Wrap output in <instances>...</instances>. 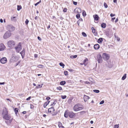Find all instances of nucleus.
<instances>
[{
    "instance_id": "obj_1",
    "label": "nucleus",
    "mask_w": 128,
    "mask_h": 128,
    "mask_svg": "<svg viewBox=\"0 0 128 128\" xmlns=\"http://www.w3.org/2000/svg\"><path fill=\"white\" fill-rule=\"evenodd\" d=\"M102 57L105 60H108L110 58L109 55L106 53H104L102 55Z\"/></svg>"
},
{
    "instance_id": "obj_2",
    "label": "nucleus",
    "mask_w": 128,
    "mask_h": 128,
    "mask_svg": "<svg viewBox=\"0 0 128 128\" xmlns=\"http://www.w3.org/2000/svg\"><path fill=\"white\" fill-rule=\"evenodd\" d=\"M15 44L13 40H10L7 43L8 46L10 48L13 47Z\"/></svg>"
},
{
    "instance_id": "obj_3",
    "label": "nucleus",
    "mask_w": 128,
    "mask_h": 128,
    "mask_svg": "<svg viewBox=\"0 0 128 128\" xmlns=\"http://www.w3.org/2000/svg\"><path fill=\"white\" fill-rule=\"evenodd\" d=\"M97 59L98 63H101L102 62V59L101 55L98 54L97 55Z\"/></svg>"
},
{
    "instance_id": "obj_4",
    "label": "nucleus",
    "mask_w": 128,
    "mask_h": 128,
    "mask_svg": "<svg viewBox=\"0 0 128 128\" xmlns=\"http://www.w3.org/2000/svg\"><path fill=\"white\" fill-rule=\"evenodd\" d=\"M16 52H19L22 50L21 44L20 43V42L18 45L15 48Z\"/></svg>"
},
{
    "instance_id": "obj_5",
    "label": "nucleus",
    "mask_w": 128,
    "mask_h": 128,
    "mask_svg": "<svg viewBox=\"0 0 128 128\" xmlns=\"http://www.w3.org/2000/svg\"><path fill=\"white\" fill-rule=\"evenodd\" d=\"M11 35V33L10 32H6L4 36V38L5 39H6L7 38H9Z\"/></svg>"
},
{
    "instance_id": "obj_6",
    "label": "nucleus",
    "mask_w": 128,
    "mask_h": 128,
    "mask_svg": "<svg viewBox=\"0 0 128 128\" xmlns=\"http://www.w3.org/2000/svg\"><path fill=\"white\" fill-rule=\"evenodd\" d=\"M8 29L9 31V32L12 31L14 30L15 28L12 25H8L7 26Z\"/></svg>"
},
{
    "instance_id": "obj_7",
    "label": "nucleus",
    "mask_w": 128,
    "mask_h": 128,
    "mask_svg": "<svg viewBox=\"0 0 128 128\" xmlns=\"http://www.w3.org/2000/svg\"><path fill=\"white\" fill-rule=\"evenodd\" d=\"M79 104H77L75 105L73 108L74 110L75 111H77L78 110H80L79 108H81L80 107H79Z\"/></svg>"
},
{
    "instance_id": "obj_8",
    "label": "nucleus",
    "mask_w": 128,
    "mask_h": 128,
    "mask_svg": "<svg viewBox=\"0 0 128 128\" xmlns=\"http://www.w3.org/2000/svg\"><path fill=\"white\" fill-rule=\"evenodd\" d=\"M7 62V59L5 57H3L0 60V62L2 64H5Z\"/></svg>"
},
{
    "instance_id": "obj_9",
    "label": "nucleus",
    "mask_w": 128,
    "mask_h": 128,
    "mask_svg": "<svg viewBox=\"0 0 128 128\" xmlns=\"http://www.w3.org/2000/svg\"><path fill=\"white\" fill-rule=\"evenodd\" d=\"M75 114L72 112H70L68 113L69 116L70 118H72L74 116Z\"/></svg>"
},
{
    "instance_id": "obj_10",
    "label": "nucleus",
    "mask_w": 128,
    "mask_h": 128,
    "mask_svg": "<svg viewBox=\"0 0 128 128\" xmlns=\"http://www.w3.org/2000/svg\"><path fill=\"white\" fill-rule=\"evenodd\" d=\"M74 11L76 13L79 14L81 12V9L80 8H76L75 9Z\"/></svg>"
},
{
    "instance_id": "obj_11",
    "label": "nucleus",
    "mask_w": 128,
    "mask_h": 128,
    "mask_svg": "<svg viewBox=\"0 0 128 128\" xmlns=\"http://www.w3.org/2000/svg\"><path fill=\"white\" fill-rule=\"evenodd\" d=\"M8 111L6 108H5L3 110L2 113L3 115L4 116L5 115L7 114H8Z\"/></svg>"
},
{
    "instance_id": "obj_12",
    "label": "nucleus",
    "mask_w": 128,
    "mask_h": 128,
    "mask_svg": "<svg viewBox=\"0 0 128 128\" xmlns=\"http://www.w3.org/2000/svg\"><path fill=\"white\" fill-rule=\"evenodd\" d=\"M5 48V47L3 44H0V51L3 50Z\"/></svg>"
},
{
    "instance_id": "obj_13",
    "label": "nucleus",
    "mask_w": 128,
    "mask_h": 128,
    "mask_svg": "<svg viewBox=\"0 0 128 128\" xmlns=\"http://www.w3.org/2000/svg\"><path fill=\"white\" fill-rule=\"evenodd\" d=\"M90 98L88 96L86 95H84V100L85 102H86Z\"/></svg>"
},
{
    "instance_id": "obj_14",
    "label": "nucleus",
    "mask_w": 128,
    "mask_h": 128,
    "mask_svg": "<svg viewBox=\"0 0 128 128\" xmlns=\"http://www.w3.org/2000/svg\"><path fill=\"white\" fill-rule=\"evenodd\" d=\"M4 118L6 120H9L10 118V116L9 115H8V114L4 116Z\"/></svg>"
},
{
    "instance_id": "obj_15",
    "label": "nucleus",
    "mask_w": 128,
    "mask_h": 128,
    "mask_svg": "<svg viewBox=\"0 0 128 128\" xmlns=\"http://www.w3.org/2000/svg\"><path fill=\"white\" fill-rule=\"evenodd\" d=\"M100 46L98 44H95L94 46V48L95 50H98L100 48Z\"/></svg>"
},
{
    "instance_id": "obj_16",
    "label": "nucleus",
    "mask_w": 128,
    "mask_h": 128,
    "mask_svg": "<svg viewBox=\"0 0 128 128\" xmlns=\"http://www.w3.org/2000/svg\"><path fill=\"white\" fill-rule=\"evenodd\" d=\"M48 111L50 113L51 112H53L54 111V108L53 107H52L48 109Z\"/></svg>"
},
{
    "instance_id": "obj_17",
    "label": "nucleus",
    "mask_w": 128,
    "mask_h": 128,
    "mask_svg": "<svg viewBox=\"0 0 128 128\" xmlns=\"http://www.w3.org/2000/svg\"><path fill=\"white\" fill-rule=\"evenodd\" d=\"M93 17L95 20H98L99 17L98 15L96 14L95 15H94Z\"/></svg>"
},
{
    "instance_id": "obj_18",
    "label": "nucleus",
    "mask_w": 128,
    "mask_h": 128,
    "mask_svg": "<svg viewBox=\"0 0 128 128\" xmlns=\"http://www.w3.org/2000/svg\"><path fill=\"white\" fill-rule=\"evenodd\" d=\"M103 39L102 38H100L98 39V40L97 42L99 43H101L103 41Z\"/></svg>"
},
{
    "instance_id": "obj_19",
    "label": "nucleus",
    "mask_w": 128,
    "mask_h": 128,
    "mask_svg": "<svg viewBox=\"0 0 128 128\" xmlns=\"http://www.w3.org/2000/svg\"><path fill=\"white\" fill-rule=\"evenodd\" d=\"M50 102V101H48L46 102L44 104V107L45 108L46 106Z\"/></svg>"
},
{
    "instance_id": "obj_20",
    "label": "nucleus",
    "mask_w": 128,
    "mask_h": 128,
    "mask_svg": "<svg viewBox=\"0 0 128 128\" xmlns=\"http://www.w3.org/2000/svg\"><path fill=\"white\" fill-rule=\"evenodd\" d=\"M106 24L105 23H103L101 24V26L102 28H104L106 27Z\"/></svg>"
},
{
    "instance_id": "obj_21",
    "label": "nucleus",
    "mask_w": 128,
    "mask_h": 128,
    "mask_svg": "<svg viewBox=\"0 0 128 128\" xmlns=\"http://www.w3.org/2000/svg\"><path fill=\"white\" fill-rule=\"evenodd\" d=\"M126 74H125L124 75V76L122 77V80H124L126 78Z\"/></svg>"
},
{
    "instance_id": "obj_22",
    "label": "nucleus",
    "mask_w": 128,
    "mask_h": 128,
    "mask_svg": "<svg viewBox=\"0 0 128 128\" xmlns=\"http://www.w3.org/2000/svg\"><path fill=\"white\" fill-rule=\"evenodd\" d=\"M66 83V82L65 81H62L60 82V84L62 85H64Z\"/></svg>"
},
{
    "instance_id": "obj_23",
    "label": "nucleus",
    "mask_w": 128,
    "mask_h": 128,
    "mask_svg": "<svg viewBox=\"0 0 128 128\" xmlns=\"http://www.w3.org/2000/svg\"><path fill=\"white\" fill-rule=\"evenodd\" d=\"M64 116L66 118H67L68 116V112L66 111L64 113Z\"/></svg>"
},
{
    "instance_id": "obj_24",
    "label": "nucleus",
    "mask_w": 128,
    "mask_h": 128,
    "mask_svg": "<svg viewBox=\"0 0 128 128\" xmlns=\"http://www.w3.org/2000/svg\"><path fill=\"white\" fill-rule=\"evenodd\" d=\"M59 64L60 66H62V68H64V64L62 62L60 63Z\"/></svg>"
},
{
    "instance_id": "obj_25",
    "label": "nucleus",
    "mask_w": 128,
    "mask_h": 128,
    "mask_svg": "<svg viewBox=\"0 0 128 128\" xmlns=\"http://www.w3.org/2000/svg\"><path fill=\"white\" fill-rule=\"evenodd\" d=\"M22 8V6H17V10L18 11L20 10Z\"/></svg>"
},
{
    "instance_id": "obj_26",
    "label": "nucleus",
    "mask_w": 128,
    "mask_h": 128,
    "mask_svg": "<svg viewBox=\"0 0 128 128\" xmlns=\"http://www.w3.org/2000/svg\"><path fill=\"white\" fill-rule=\"evenodd\" d=\"M18 109L17 108H16L14 109V111L16 114L17 112H18Z\"/></svg>"
},
{
    "instance_id": "obj_27",
    "label": "nucleus",
    "mask_w": 128,
    "mask_h": 128,
    "mask_svg": "<svg viewBox=\"0 0 128 128\" xmlns=\"http://www.w3.org/2000/svg\"><path fill=\"white\" fill-rule=\"evenodd\" d=\"M16 20V17H13L11 18L12 20L14 21Z\"/></svg>"
},
{
    "instance_id": "obj_28",
    "label": "nucleus",
    "mask_w": 128,
    "mask_h": 128,
    "mask_svg": "<svg viewBox=\"0 0 128 128\" xmlns=\"http://www.w3.org/2000/svg\"><path fill=\"white\" fill-rule=\"evenodd\" d=\"M77 57V55H75L74 56H70V58H76Z\"/></svg>"
},
{
    "instance_id": "obj_29",
    "label": "nucleus",
    "mask_w": 128,
    "mask_h": 128,
    "mask_svg": "<svg viewBox=\"0 0 128 128\" xmlns=\"http://www.w3.org/2000/svg\"><path fill=\"white\" fill-rule=\"evenodd\" d=\"M82 14L83 16H85L86 15V12L84 10L83 11Z\"/></svg>"
},
{
    "instance_id": "obj_30",
    "label": "nucleus",
    "mask_w": 128,
    "mask_h": 128,
    "mask_svg": "<svg viewBox=\"0 0 128 128\" xmlns=\"http://www.w3.org/2000/svg\"><path fill=\"white\" fill-rule=\"evenodd\" d=\"M93 91L95 92V93H98L99 92H100V91L99 90H93Z\"/></svg>"
},
{
    "instance_id": "obj_31",
    "label": "nucleus",
    "mask_w": 128,
    "mask_h": 128,
    "mask_svg": "<svg viewBox=\"0 0 128 128\" xmlns=\"http://www.w3.org/2000/svg\"><path fill=\"white\" fill-rule=\"evenodd\" d=\"M42 84L40 85L38 84V86H36V88H41L42 87Z\"/></svg>"
},
{
    "instance_id": "obj_32",
    "label": "nucleus",
    "mask_w": 128,
    "mask_h": 128,
    "mask_svg": "<svg viewBox=\"0 0 128 128\" xmlns=\"http://www.w3.org/2000/svg\"><path fill=\"white\" fill-rule=\"evenodd\" d=\"M58 126L60 128V127H61L62 126V123L60 122H58Z\"/></svg>"
},
{
    "instance_id": "obj_33",
    "label": "nucleus",
    "mask_w": 128,
    "mask_h": 128,
    "mask_svg": "<svg viewBox=\"0 0 128 128\" xmlns=\"http://www.w3.org/2000/svg\"><path fill=\"white\" fill-rule=\"evenodd\" d=\"M25 51L24 50L20 52V54L21 55H24Z\"/></svg>"
},
{
    "instance_id": "obj_34",
    "label": "nucleus",
    "mask_w": 128,
    "mask_h": 128,
    "mask_svg": "<svg viewBox=\"0 0 128 128\" xmlns=\"http://www.w3.org/2000/svg\"><path fill=\"white\" fill-rule=\"evenodd\" d=\"M82 35L84 37H86L87 36L86 34L84 32H82Z\"/></svg>"
},
{
    "instance_id": "obj_35",
    "label": "nucleus",
    "mask_w": 128,
    "mask_h": 128,
    "mask_svg": "<svg viewBox=\"0 0 128 128\" xmlns=\"http://www.w3.org/2000/svg\"><path fill=\"white\" fill-rule=\"evenodd\" d=\"M119 127V124L115 125L114 127V128H118Z\"/></svg>"
},
{
    "instance_id": "obj_36",
    "label": "nucleus",
    "mask_w": 128,
    "mask_h": 128,
    "mask_svg": "<svg viewBox=\"0 0 128 128\" xmlns=\"http://www.w3.org/2000/svg\"><path fill=\"white\" fill-rule=\"evenodd\" d=\"M66 95L64 96H61V98H62V99H64L66 98Z\"/></svg>"
},
{
    "instance_id": "obj_37",
    "label": "nucleus",
    "mask_w": 128,
    "mask_h": 128,
    "mask_svg": "<svg viewBox=\"0 0 128 128\" xmlns=\"http://www.w3.org/2000/svg\"><path fill=\"white\" fill-rule=\"evenodd\" d=\"M76 17L78 19H79L80 17V15L78 14L76 15Z\"/></svg>"
},
{
    "instance_id": "obj_38",
    "label": "nucleus",
    "mask_w": 128,
    "mask_h": 128,
    "mask_svg": "<svg viewBox=\"0 0 128 128\" xmlns=\"http://www.w3.org/2000/svg\"><path fill=\"white\" fill-rule=\"evenodd\" d=\"M56 89L59 90H62V88L60 86H59L58 87H57L56 88Z\"/></svg>"
},
{
    "instance_id": "obj_39",
    "label": "nucleus",
    "mask_w": 128,
    "mask_h": 128,
    "mask_svg": "<svg viewBox=\"0 0 128 128\" xmlns=\"http://www.w3.org/2000/svg\"><path fill=\"white\" fill-rule=\"evenodd\" d=\"M44 66L41 64H39L38 66V67L39 68H42Z\"/></svg>"
},
{
    "instance_id": "obj_40",
    "label": "nucleus",
    "mask_w": 128,
    "mask_h": 128,
    "mask_svg": "<svg viewBox=\"0 0 128 128\" xmlns=\"http://www.w3.org/2000/svg\"><path fill=\"white\" fill-rule=\"evenodd\" d=\"M104 7L106 8H107L108 7V6L107 5L105 2L104 3Z\"/></svg>"
},
{
    "instance_id": "obj_41",
    "label": "nucleus",
    "mask_w": 128,
    "mask_h": 128,
    "mask_svg": "<svg viewBox=\"0 0 128 128\" xmlns=\"http://www.w3.org/2000/svg\"><path fill=\"white\" fill-rule=\"evenodd\" d=\"M64 75L66 76H67L68 75V72L67 71H65L64 72Z\"/></svg>"
},
{
    "instance_id": "obj_42",
    "label": "nucleus",
    "mask_w": 128,
    "mask_h": 128,
    "mask_svg": "<svg viewBox=\"0 0 128 128\" xmlns=\"http://www.w3.org/2000/svg\"><path fill=\"white\" fill-rule=\"evenodd\" d=\"M86 112L84 111L81 112H80V114H85Z\"/></svg>"
},
{
    "instance_id": "obj_43",
    "label": "nucleus",
    "mask_w": 128,
    "mask_h": 128,
    "mask_svg": "<svg viewBox=\"0 0 128 128\" xmlns=\"http://www.w3.org/2000/svg\"><path fill=\"white\" fill-rule=\"evenodd\" d=\"M88 60V59L87 58H86L83 61V64H84Z\"/></svg>"
},
{
    "instance_id": "obj_44",
    "label": "nucleus",
    "mask_w": 128,
    "mask_h": 128,
    "mask_svg": "<svg viewBox=\"0 0 128 128\" xmlns=\"http://www.w3.org/2000/svg\"><path fill=\"white\" fill-rule=\"evenodd\" d=\"M29 21L28 19H26L25 21V23L26 25L28 24Z\"/></svg>"
},
{
    "instance_id": "obj_45",
    "label": "nucleus",
    "mask_w": 128,
    "mask_h": 128,
    "mask_svg": "<svg viewBox=\"0 0 128 128\" xmlns=\"http://www.w3.org/2000/svg\"><path fill=\"white\" fill-rule=\"evenodd\" d=\"M104 101L103 100H102L100 102V104H104Z\"/></svg>"
},
{
    "instance_id": "obj_46",
    "label": "nucleus",
    "mask_w": 128,
    "mask_h": 128,
    "mask_svg": "<svg viewBox=\"0 0 128 128\" xmlns=\"http://www.w3.org/2000/svg\"><path fill=\"white\" fill-rule=\"evenodd\" d=\"M116 39L117 40L119 41L120 40V38H119L118 36H117L116 37Z\"/></svg>"
},
{
    "instance_id": "obj_47",
    "label": "nucleus",
    "mask_w": 128,
    "mask_h": 128,
    "mask_svg": "<svg viewBox=\"0 0 128 128\" xmlns=\"http://www.w3.org/2000/svg\"><path fill=\"white\" fill-rule=\"evenodd\" d=\"M20 61H19L18 62H17L16 63V65L15 66H18L19 64L20 63Z\"/></svg>"
},
{
    "instance_id": "obj_48",
    "label": "nucleus",
    "mask_w": 128,
    "mask_h": 128,
    "mask_svg": "<svg viewBox=\"0 0 128 128\" xmlns=\"http://www.w3.org/2000/svg\"><path fill=\"white\" fill-rule=\"evenodd\" d=\"M67 11V9L66 8H64L63 10V12H66Z\"/></svg>"
},
{
    "instance_id": "obj_49",
    "label": "nucleus",
    "mask_w": 128,
    "mask_h": 128,
    "mask_svg": "<svg viewBox=\"0 0 128 128\" xmlns=\"http://www.w3.org/2000/svg\"><path fill=\"white\" fill-rule=\"evenodd\" d=\"M115 16V15L114 14H110V16L111 17H113L114 16Z\"/></svg>"
},
{
    "instance_id": "obj_50",
    "label": "nucleus",
    "mask_w": 128,
    "mask_h": 128,
    "mask_svg": "<svg viewBox=\"0 0 128 128\" xmlns=\"http://www.w3.org/2000/svg\"><path fill=\"white\" fill-rule=\"evenodd\" d=\"M57 114V112H55L54 113H53V114H52V115L54 116H55Z\"/></svg>"
},
{
    "instance_id": "obj_51",
    "label": "nucleus",
    "mask_w": 128,
    "mask_h": 128,
    "mask_svg": "<svg viewBox=\"0 0 128 128\" xmlns=\"http://www.w3.org/2000/svg\"><path fill=\"white\" fill-rule=\"evenodd\" d=\"M30 98H31V97L29 96L28 98H27L26 99V100H30Z\"/></svg>"
},
{
    "instance_id": "obj_52",
    "label": "nucleus",
    "mask_w": 128,
    "mask_h": 128,
    "mask_svg": "<svg viewBox=\"0 0 128 128\" xmlns=\"http://www.w3.org/2000/svg\"><path fill=\"white\" fill-rule=\"evenodd\" d=\"M77 2H73V4L75 5H76L77 4Z\"/></svg>"
},
{
    "instance_id": "obj_53",
    "label": "nucleus",
    "mask_w": 128,
    "mask_h": 128,
    "mask_svg": "<svg viewBox=\"0 0 128 128\" xmlns=\"http://www.w3.org/2000/svg\"><path fill=\"white\" fill-rule=\"evenodd\" d=\"M50 99V97H47L46 98V99L47 100H48Z\"/></svg>"
},
{
    "instance_id": "obj_54",
    "label": "nucleus",
    "mask_w": 128,
    "mask_h": 128,
    "mask_svg": "<svg viewBox=\"0 0 128 128\" xmlns=\"http://www.w3.org/2000/svg\"><path fill=\"white\" fill-rule=\"evenodd\" d=\"M34 106L33 105H32V104H30V108L31 109H32L34 108Z\"/></svg>"
},
{
    "instance_id": "obj_55",
    "label": "nucleus",
    "mask_w": 128,
    "mask_h": 128,
    "mask_svg": "<svg viewBox=\"0 0 128 128\" xmlns=\"http://www.w3.org/2000/svg\"><path fill=\"white\" fill-rule=\"evenodd\" d=\"M38 38L39 40H41L42 39L39 36L38 37Z\"/></svg>"
},
{
    "instance_id": "obj_56",
    "label": "nucleus",
    "mask_w": 128,
    "mask_h": 128,
    "mask_svg": "<svg viewBox=\"0 0 128 128\" xmlns=\"http://www.w3.org/2000/svg\"><path fill=\"white\" fill-rule=\"evenodd\" d=\"M68 70L70 72L73 71V70L71 68L68 69Z\"/></svg>"
},
{
    "instance_id": "obj_57",
    "label": "nucleus",
    "mask_w": 128,
    "mask_h": 128,
    "mask_svg": "<svg viewBox=\"0 0 128 128\" xmlns=\"http://www.w3.org/2000/svg\"><path fill=\"white\" fill-rule=\"evenodd\" d=\"M92 32L93 33H94L95 32H96V30L95 29L92 30Z\"/></svg>"
},
{
    "instance_id": "obj_58",
    "label": "nucleus",
    "mask_w": 128,
    "mask_h": 128,
    "mask_svg": "<svg viewBox=\"0 0 128 128\" xmlns=\"http://www.w3.org/2000/svg\"><path fill=\"white\" fill-rule=\"evenodd\" d=\"M34 56L35 58H36L38 56V55L36 54H35Z\"/></svg>"
},
{
    "instance_id": "obj_59",
    "label": "nucleus",
    "mask_w": 128,
    "mask_h": 128,
    "mask_svg": "<svg viewBox=\"0 0 128 128\" xmlns=\"http://www.w3.org/2000/svg\"><path fill=\"white\" fill-rule=\"evenodd\" d=\"M5 84L4 82H0V85H2L4 84Z\"/></svg>"
},
{
    "instance_id": "obj_60",
    "label": "nucleus",
    "mask_w": 128,
    "mask_h": 128,
    "mask_svg": "<svg viewBox=\"0 0 128 128\" xmlns=\"http://www.w3.org/2000/svg\"><path fill=\"white\" fill-rule=\"evenodd\" d=\"M78 21H79V22H82V18L80 19Z\"/></svg>"
},
{
    "instance_id": "obj_61",
    "label": "nucleus",
    "mask_w": 128,
    "mask_h": 128,
    "mask_svg": "<svg viewBox=\"0 0 128 128\" xmlns=\"http://www.w3.org/2000/svg\"><path fill=\"white\" fill-rule=\"evenodd\" d=\"M0 21L1 23H2L3 22V20L2 19H0Z\"/></svg>"
},
{
    "instance_id": "obj_62",
    "label": "nucleus",
    "mask_w": 128,
    "mask_h": 128,
    "mask_svg": "<svg viewBox=\"0 0 128 128\" xmlns=\"http://www.w3.org/2000/svg\"><path fill=\"white\" fill-rule=\"evenodd\" d=\"M26 111H23L22 112V113L23 114H26Z\"/></svg>"
},
{
    "instance_id": "obj_63",
    "label": "nucleus",
    "mask_w": 128,
    "mask_h": 128,
    "mask_svg": "<svg viewBox=\"0 0 128 128\" xmlns=\"http://www.w3.org/2000/svg\"><path fill=\"white\" fill-rule=\"evenodd\" d=\"M80 22H79V21H78L77 22V23L78 24V26L79 25Z\"/></svg>"
},
{
    "instance_id": "obj_64",
    "label": "nucleus",
    "mask_w": 128,
    "mask_h": 128,
    "mask_svg": "<svg viewBox=\"0 0 128 128\" xmlns=\"http://www.w3.org/2000/svg\"><path fill=\"white\" fill-rule=\"evenodd\" d=\"M38 4V2H37V3H36L35 4V6H37V5H38V4Z\"/></svg>"
}]
</instances>
